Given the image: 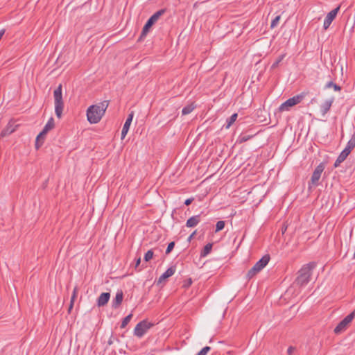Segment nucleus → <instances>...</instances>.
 Returning a JSON list of instances; mask_svg holds the SVG:
<instances>
[{
	"label": "nucleus",
	"instance_id": "cd10ccee",
	"mask_svg": "<svg viewBox=\"0 0 355 355\" xmlns=\"http://www.w3.org/2000/svg\"><path fill=\"white\" fill-rule=\"evenodd\" d=\"M280 15H277L271 21V24H270V28H274L275 27H276L279 22V20H280Z\"/></svg>",
	"mask_w": 355,
	"mask_h": 355
},
{
	"label": "nucleus",
	"instance_id": "79ce46f5",
	"mask_svg": "<svg viewBox=\"0 0 355 355\" xmlns=\"http://www.w3.org/2000/svg\"><path fill=\"white\" fill-rule=\"evenodd\" d=\"M195 234H196V231H195V232H193L190 235V236L189 237V240H191V239L193 238V236L195 235Z\"/></svg>",
	"mask_w": 355,
	"mask_h": 355
},
{
	"label": "nucleus",
	"instance_id": "4468645a",
	"mask_svg": "<svg viewBox=\"0 0 355 355\" xmlns=\"http://www.w3.org/2000/svg\"><path fill=\"white\" fill-rule=\"evenodd\" d=\"M110 297V293H102L97 298L96 304L98 307H101L107 304Z\"/></svg>",
	"mask_w": 355,
	"mask_h": 355
},
{
	"label": "nucleus",
	"instance_id": "a211bd4d",
	"mask_svg": "<svg viewBox=\"0 0 355 355\" xmlns=\"http://www.w3.org/2000/svg\"><path fill=\"white\" fill-rule=\"evenodd\" d=\"M200 221V215H196L191 218H189L187 223L186 226L187 227H196Z\"/></svg>",
	"mask_w": 355,
	"mask_h": 355
},
{
	"label": "nucleus",
	"instance_id": "473e14b6",
	"mask_svg": "<svg viewBox=\"0 0 355 355\" xmlns=\"http://www.w3.org/2000/svg\"><path fill=\"white\" fill-rule=\"evenodd\" d=\"M175 246V242L172 241L168 243V247L166 250V254H168L171 253V252L173 250V248Z\"/></svg>",
	"mask_w": 355,
	"mask_h": 355
},
{
	"label": "nucleus",
	"instance_id": "f257e3e1",
	"mask_svg": "<svg viewBox=\"0 0 355 355\" xmlns=\"http://www.w3.org/2000/svg\"><path fill=\"white\" fill-rule=\"evenodd\" d=\"M109 103V101H103L98 104L89 106L87 110L88 121L92 124L98 123L105 114Z\"/></svg>",
	"mask_w": 355,
	"mask_h": 355
},
{
	"label": "nucleus",
	"instance_id": "4be33fe9",
	"mask_svg": "<svg viewBox=\"0 0 355 355\" xmlns=\"http://www.w3.org/2000/svg\"><path fill=\"white\" fill-rule=\"evenodd\" d=\"M329 88H334V89L336 92H339L341 90V87L337 84L334 83L333 81L328 82L324 86V89Z\"/></svg>",
	"mask_w": 355,
	"mask_h": 355
},
{
	"label": "nucleus",
	"instance_id": "c03bdc74",
	"mask_svg": "<svg viewBox=\"0 0 355 355\" xmlns=\"http://www.w3.org/2000/svg\"><path fill=\"white\" fill-rule=\"evenodd\" d=\"M191 283H192V282H191V279H189V282H187V284H189V285H191Z\"/></svg>",
	"mask_w": 355,
	"mask_h": 355
},
{
	"label": "nucleus",
	"instance_id": "bb28decb",
	"mask_svg": "<svg viewBox=\"0 0 355 355\" xmlns=\"http://www.w3.org/2000/svg\"><path fill=\"white\" fill-rule=\"evenodd\" d=\"M225 221L223 220H219L216 223V232H218L222 230H223V228L225 227Z\"/></svg>",
	"mask_w": 355,
	"mask_h": 355
},
{
	"label": "nucleus",
	"instance_id": "aec40b11",
	"mask_svg": "<svg viewBox=\"0 0 355 355\" xmlns=\"http://www.w3.org/2000/svg\"><path fill=\"white\" fill-rule=\"evenodd\" d=\"M355 147V131L353 133L351 139H349V141L347 142V144L345 147V149H348V150H349V152L352 151V150Z\"/></svg>",
	"mask_w": 355,
	"mask_h": 355
},
{
	"label": "nucleus",
	"instance_id": "6ab92c4d",
	"mask_svg": "<svg viewBox=\"0 0 355 355\" xmlns=\"http://www.w3.org/2000/svg\"><path fill=\"white\" fill-rule=\"evenodd\" d=\"M213 244L211 243H207L202 250L200 252L201 257H205L207 256L211 251Z\"/></svg>",
	"mask_w": 355,
	"mask_h": 355
},
{
	"label": "nucleus",
	"instance_id": "6e6552de",
	"mask_svg": "<svg viewBox=\"0 0 355 355\" xmlns=\"http://www.w3.org/2000/svg\"><path fill=\"white\" fill-rule=\"evenodd\" d=\"M353 320L352 315H347L343 320H342L338 325L335 327L334 331L336 334H339L344 331L347 326L351 323Z\"/></svg>",
	"mask_w": 355,
	"mask_h": 355
},
{
	"label": "nucleus",
	"instance_id": "f03ea898",
	"mask_svg": "<svg viewBox=\"0 0 355 355\" xmlns=\"http://www.w3.org/2000/svg\"><path fill=\"white\" fill-rule=\"evenodd\" d=\"M316 266L315 262H310L304 265L298 272V276L295 279V283L300 286L306 285L311 280L312 270Z\"/></svg>",
	"mask_w": 355,
	"mask_h": 355
},
{
	"label": "nucleus",
	"instance_id": "2eb2a0df",
	"mask_svg": "<svg viewBox=\"0 0 355 355\" xmlns=\"http://www.w3.org/2000/svg\"><path fill=\"white\" fill-rule=\"evenodd\" d=\"M350 153L351 152H349V150H348V149L345 148L340 153L338 157H337V159L334 163V167L335 168L338 167L340 166V164L346 159V158L347 157V156L349 155Z\"/></svg>",
	"mask_w": 355,
	"mask_h": 355
},
{
	"label": "nucleus",
	"instance_id": "37998d69",
	"mask_svg": "<svg viewBox=\"0 0 355 355\" xmlns=\"http://www.w3.org/2000/svg\"><path fill=\"white\" fill-rule=\"evenodd\" d=\"M349 315H352L353 318H354L355 317V309L351 313H349Z\"/></svg>",
	"mask_w": 355,
	"mask_h": 355
},
{
	"label": "nucleus",
	"instance_id": "c85d7f7f",
	"mask_svg": "<svg viewBox=\"0 0 355 355\" xmlns=\"http://www.w3.org/2000/svg\"><path fill=\"white\" fill-rule=\"evenodd\" d=\"M284 55H279L277 59L276 60V61L272 64V67L271 68L272 69H275L276 67H278L279 64L283 60V59L284 58Z\"/></svg>",
	"mask_w": 355,
	"mask_h": 355
},
{
	"label": "nucleus",
	"instance_id": "0eeeda50",
	"mask_svg": "<svg viewBox=\"0 0 355 355\" xmlns=\"http://www.w3.org/2000/svg\"><path fill=\"white\" fill-rule=\"evenodd\" d=\"M324 168H325V166H324V163H320L318 166H317V167L315 168V170L312 174V176H311L310 182H309V184H311L314 186L318 185L319 180L321 177V174L323 172Z\"/></svg>",
	"mask_w": 355,
	"mask_h": 355
},
{
	"label": "nucleus",
	"instance_id": "a19ab883",
	"mask_svg": "<svg viewBox=\"0 0 355 355\" xmlns=\"http://www.w3.org/2000/svg\"><path fill=\"white\" fill-rule=\"evenodd\" d=\"M4 33H5V30L4 29L0 30V40L1 39V37H3Z\"/></svg>",
	"mask_w": 355,
	"mask_h": 355
},
{
	"label": "nucleus",
	"instance_id": "a18cd8bd",
	"mask_svg": "<svg viewBox=\"0 0 355 355\" xmlns=\"http://www.w3.org/2000/svg\"><path fill=\"white\" fill-rule=\"evenodd\" d=\"M191 283H192V282H191V279H189V282H187V284H189V285H191Z\"/></svg>",
	"mask_w": 355,
	"mask_h": 355
},
{
	"label": "nucleus",
	"instance_id": "393cba45",
	"mask_svg": "<svg viewBox=\"0 0 355 355\" xmlns=\"http://www.w3.org/2000/svg\"><path fill=\"white\" fill-rule=\"evenodd\" d=\"M132 313H130L126 317H125L123 318V320H122V322H121V328H125L128 325V324L130 322V321L132 319Z\"/></svg>",
	"mask_w": 355,
	"mask_h": 355
},
{
	"label": "nucleus",
	"instance_id": "dca6fc26",
	"mask_svg": "<svg viewBox=\"0 0 355 355\" xmlns=\"http://www.w3.org/2000/svg\"><path fill=\"white\" fill-rule=\"evenodd\" d=\"M175 272V267L171 266L168 268L159 278L158 283H161L167 278L171 277Z\"/></svg>",
	"mask_w": 355,
	"mask_h": 355
},
{
	"label": "nucleus",
	"instance_id": "58836bf2",
	"mask_svg": "<svg viewBox=\"0 0 355 355\" xmlns=\"http://www.w3.org/2000/svg\"><path fill=\"white\" fill-rule=\"evenodd\" d=\"M250 138V137H243L241 139V141H248Z\"/></svg>",
	"mask_w": 355,
	"mask_h": 355
},
{
	"label": "nucleus",
	"instance_id": "7c9ffc66",
	"mask_svg": "<svg viewBox=\"0 0 355 355\" xmlns=\"http://www.w3.org/2000/svg\"><path fill=\"white\" fill-rule=\"evenodd\" d=\"M48 132V131H45V130L43 129L42 132L37 136V140H42L44 141V137Z\"/></svg>",
	"mask_w": 355,
	"mask_h": 355
},
{
	"label": "nucleus",
	"instance_id": "5701e85b",
	"mask_svg": "<svg viewBox=\"0 0 355 355\" xmlns=\"http://www.w3.org/2000/svg\"><path fill=\"white\" fill-rule=\"evenodd\" d=\"M237 117H238V114L236 113H234L230 117L227 119V121H226L227 125H226L225 128L227 129L229 128L232 125V124H233L234 123V121L236 120Z\"/></svg>",
	"mask_w": 355,
	"mask_h": 355
},
{
	"label": "nucleus",
	"instance_id": "f8f14e48",
	"mask_svg": "<svg viewBox=\"0 0 355 355\" xmlns=\"http://www.w3.org/2000/svg\"><path fill=\"white\" fill-rule=\"evenodd\" d=\"M270 259L269 254H266L261 259H259L254 266L259 270L261 271L269 262Z\"/></svg>",
	"mask_w": 355,
	"mask_h": 355
},
{
	"label": "nucleus",
	"instance_id": "a878e982",
	"mask_svg": "<svg viewBox=\"0 0 355 355\" xmlns=\"http://www.w3.org/2000/svg\"><path fill=\"white\" fill-rule=\"evenodd\" d=\"M259 272V271L254 266H253L250 270H248L247 273V278L250 279Z\"/></svg>",
	"mask_w": 355,
	"mask_h": 355
},
{
	"label": "nucleus",
	"instance_id": "ddd939ff",
	"mask_svg": "<svg viewBox=\"0 0 355 355\" xmlns=\"http://www.w3.org/2000/svg\"><path fill=\"white\" fill-rule=\"evenodd\" d=\"M123 299V293L121 290H119L116 294L114 299L112 302V307L117 309L122 303Z\"/></svg>",
	"mask_w": 355,
	"mask_h": 355
},
{
	"label": "nucleus",
	"instance_id": "1a4fd4ad",
	"mask_svg": "<svg viewBox=\"0 0 355 355\" xmlns=\"http://www.w3.org/2000/svg\"><path fill=\"white\" fill-rule=\"evenodd\" d=\"M340 10V6H338L337 8L333 9L331 10L327 15L326 16L324 24H323V28L324 30H327L329 26L331 25L333 20L336 18L338 11Z\"/></svg>",
	"mask_w": 355,
	"mask_h": 355
},
{
	"label": "nucleus",
	"instance_id": "412c9836",
	"mask_svg": "<svg viewBox=\"0 0 355 355\" xmlns=\"http://www.w3.org/2000/svg\"><path fill=\"white\" fill-rule=\"evenodd\" d=\"M54 126H55L54 119L53 117H51L49 119V121H47V123H46V125H44L43 129H44L45 131L49 132L54 128Z\"/></svg>",
	"mask_w": 355,
	"mask_h": 355
},
{
	"label": "nucleus",
	"instance_id": "423d86ee",
	"mask_svg": "<svg viewBox=\"0 0 355 355\" xmlns=\"http://www.w3.org/2000/svg\"><path fill=\"white\" fill-rule=\"evenodd\" d=\"M302 98V95H297L292 98H290L279 106V110L280 112L288 110L289 107L300 103Z\"/></svg>",
	"mask_w": 355,
	"mask_h": 355
},
{
	"label": "nucleus",
	"instance_id": "9d476101",
	"mask_svg": "<svg viewBox=\"0 0 355 355\" xmlns=\"http://www.w3.org/2000/svg\"><path fill=\"white\" fill-rule=\"evenodd\" d=\"M18 127L17 124H15V122L13 120H10L5 128H3L1 132V136L2 137H6L14 132L17 128Z\"/></svg>",
	"mask_w": 355,
	"mask_h": 355
},
{
	"label": "nucleus",
	"instance_id": "c9c22d12",
	"mask_svg": "<svg viewBox=\"0 0 355 355\" xmlns=\"http://www.w3.org/2000/svg\"><path fill=\"white\" fill-rule=\"evenodd\" d=\"M194 200L193 198H188L184 201V205L189 206Z\"/></svg>",
	"mask_w": 355,
	"mask_h": 355
},
{
	"label": "nucleus",
	"instance_id": "72a5a7b5",
	"mask_svg": "<svg viewBox=\"0 0 355 355\" xmlns=\"http://www.w3.org/2000/svg\"><path fill=\"white\" fill-rule=\"evenodd\" d=\"M76 298V297L74 296V295H72V296L71 297V300H70V304H69V312H70L71 310L72 309L73 306V303H74V301H75Z\"/></svg>",
	"mask_w": 355,
	"mask_h": 355
},
{
	"label": "nucleus",
	"instance_id": "4c0bfd02",
	"mask_svg": "<svg viewBox=\"0 0 355 355\" xmlns=\"http://www.w3.org/2000/svg\"><path fill=\"white\" fill-rule=\"evenodd\" d=\"M140 263H141V258H140V257H139V258H138V259H137V260H136V263H135V268H137V267L139 266Z\"/></svg>",
	"mask_w": 355,
	"mask_h": 355
},
{
	"label": "nucleus",
	"instance_id": "20e7f679",
	"mask_svg": "<svg viewBox=\"0 0 355 355\" xmlns=\"http://www.w3.org/2000/svg\"><path fill=\"white\" fill-rule=\"evenodd\" d=\"M55 112L58 118H61L64 109V102L62 99V86L59 85L53 92Z\"/></svg>",
	"mask_w": 355,
	"mask_h": 355
},
{
	"label": "nucleus",
	"instance_id": "b1692460",
	"mask_svg": "<svg viewBox=\"0 0 355 355\" xmlns=\"http://www.w3.org/2000/svg\"><path fill=\"white\" fill-rule=\"evenodd\" d=\"M194 107H195L193 105H188L185 106L184 107H183L182 110V115H187L190 114L194 110Z\"/></svg>",
	"mask_w": 355,
	"mask_h": 355
},
{
	"label": "nucleus",
	"instance_id": "9b49d317",
	"mask_svg": "<svg viewBox=\"0 0 355 355\" xmlns=\"http://www.w3.org/2000/svg\"><path fill=\"white\" fill-rule=\"evenodd\" d=\"M133 116H134L133 112H132L131 113H130L128 114V118L123 126V128H122V131H121V139H122L125 138V137L126 136V135L129 130L130 124H131L132 119H133Z\"/></svg>",
	"mask_w": 355,
	"mask_h": 355
},
{
	"label": "nucleus",
	"instance_id": "f704fd0d",
	"mask_svg": "<svg viewBox=\"0 0 355 355\" xmlns=\"http://www.w3.org/2000/svg\"><path fill=\"white\" fill-rule=\"evenodd\" d=\"M44 141L42 140H37L35 141V148L38 149L42 144Z\"/></svg>",
	"mask_w": 355,
	"mask_h": 355
},
{
	"label": "nucleus",
	"instance_id": "39448f33",
	"mask_svg": "<svg viewBox=\"0 0 355 355\" xmlns=\"http://www.w3.org/2000/svg\"><path fill=\"white\" fill-rule=\"evenodd\" d=\"M153 326V324L144 320L136 325L134 329V334L138 338H141Z\"/></svg>",
	"mask_w": 355,
	"mask_h": 355
},
{
	"label": "nucleus",
	"instance_id": "f3484780",
	"mask_svg": "<svg viewBox=\"0 0 355 355\" xmlns=\"http://www.w3.org/2000/svg\"><path fill=\"white\" fill-rule=\"evenodd\" d=\"M334 98L326 100L320 105V112H322V114L323 116H324L329 111L334 102Z\"/></svg>",
	"mask_w": 355,
	"mask_h": 355
},
{
	"label": "nucleus",
	"instance_id": "e433bc0d",
	"mask_svg": "<svg viewBox=\"0 0 355 355\" xmlns=\"http://www.w3.org/2000/svg\"><path fill=\"white\" fill-rule=\"evenodd\" d=\"M295 350V348L291 346L288 348V350H287V353L288 355H292V354L293 353V352Z\"/></svg>",
	"mask_w": 355,
	"mask_h": 355
},
{
	"label": "nucleus",
	"instance_id": "7ed1b4c3",
	"mask_svg": "<svg viewBox=\"0 0 355 355\" xmlns=\"http://www.w3.org/2000/svg\"><path fill=\"white\" fill-rule=\"evenodd\" d=\"M166 12L165 9H161L156 12H155L146 21L144 26L143 27L142 31L139 36V40L141 41L144 40L148 33L149 32L150 28L154 25L159 19V17L163 15Z\"/></svg>",
	"mask_w": 355,
	"mask_h": 355
},
{
	"label": "nucleus",
	"instance_id": "c756f323",
	"mask_svg": "<svg viewBox=\"0 0 355 355\" xmlns=\"http://www.w3.org/2000/svg\"><path fill=\"white\" fill-rule=\"evenodd\" d=\"M153 257V252L152 250H149L144 255V261H149Z\"/></svg>",
	"mask_w": 355,
	"mask_h": 355
},
{
	"label": "nucleus",
	"instance_id": "2f4dec72",
	"mask_svg": "<svg viewBox=\"0 0 355 355\" xmlns=\"http://www.w3.org/2000/svg\"><path fill=\"white\" fill-rule=\"evenodd\" d=\"M211 348L209 346H206L203 347L197 355H207V354L210 351Z\"/></svg>",
	"mask_w": 355,
	"mask_h": 355
},
{
	"label": "nucleus",
	"instance_id": "ea45409f",
	"mask_svg": "<svg viewBox=\"0 0 355 355\" xmlns=\"http://www.w3.org/2000/svg\"><path fill=\"white\" fill-rule=\"evenodd\" d=\"M77 293H78V288L77 287H75L73 288V294L72 295H74V296H77Z\"/></svg>",
	"mask_w": 355,
	"mask_h": 355
}]
</instances>
